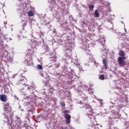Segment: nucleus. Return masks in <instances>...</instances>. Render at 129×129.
<instances>
[{"label":"nucleus","instance_id":"f257e3e1","mask_svg":"<svg viewBox=\"0 0 129 129\" xmlns=\"http://www.w3.org/2000/svg\"><path fill=\"white\" fill-rule=\"evenodd\" d=\"M126 58L125 56L119 57L118 58V62L119 65V67H124V66L126 65L125 61L123 60H125Z\"/></svg>","mask_w":129,"mask_h":129},{"label":"nucleus","instance_id":"f03ea898","mask_svg":"<svg viewBox=\"0 0 129 129\" xmlns=\"http://www.w3.org/2000/svg\"><path fill=\"white\" fill-rule=\"evenodd\" d=\"M86 112H87V115H88L89 118L91 119L92 115L93 114V109L91 107L88 109H86Z\"/></svg>","mask_w":129,"mask_h":129},{"label":"nucleus","instance_id":"7ed1b4c3","mask_svg":"<svg viewBox=\"0 0 129 129\" xmlns=\"http://www.w3.org/2000/svg\"><path fill=\"white\" fill-rule=\"evenodd\" d=\"M34 53L35 52L34 51V47H31L30 49H29L27 50V57H32Z\"/></svg>","mask_w":129,"mask_h":129},{"label":"nucleus","instance_id":"20e7f679","mask_svg":"<svg viewBox=\"0 0 129 129\" xmlns=\"http://www.w3.org/2000/svg\"><path fill=\"white\" fill-rule=\"evenodd\" d=\"M4 110L6 112L9 113L12 111V108L10 106V103H7L4 105Z\"/></svg>","mask_w":129,"mask_h":129},{"label":"nucleus","instance_id":"39448f33","mask_svg":"<svg viewBox=\"0 0 129 129\" xmlns=\"http://www.w3.org/2000/svg\"><path fill=\"white\" fill-rule=\"evenodd\" d=\"M32 59V58L31 57H27V59H26V62H27L28 66H33V65H34Z\"/></svg>","mask_w":129,"mask_h":129},{"label":"nucleus","instance_id":"423d86ee","mask_svg":"<svg viewBox=\"0 0 129 129\" xmlns=\"http://www.w3.org/2000/svg\"><path fill=\"white\" fill-rule=\"evenodd\" d=\"M0 100L2 101V102H7V100H8V96L6 95H0Z\"/></svg>","mask_w":129,"mask_h":129},{"label":"nucleus","instance_id":"0eeeda50","mask_svg":"<svg viewBox=\"0 0 129 129\" xmlns=\"http://www.w3.org/2000/svg\"><path fill=\"white\" fill-rule=\"evenodd\" d=\"M65 118L67 119V122H68V124H69L70 123V121H71V116L68 114H65L64 115Z\"/></svg>","mask_w":129,"mask_h":129},{"label":"nucleus","instance_id":"6e6552de","mask_svg":"<svg viewBox=\"0 0 129 129\" xmlns=\"http://www.w3.org/2000/svg\"><path fill=\"white\" fill-rule=\"evenodd\" d=\"M119 55L121 57H125V52H124V51L123 50H120L119 52Z\"/></svg>","mask_w":129,"mask_h":129},{"label":"nucleus","instance_id":"1a4fd4ad","mask_svg":"<svg viewBox=\"0 0 129 129\" xmlns=\"http://www.w3.org/2000/svg\"><path fill=\"white\" fill-rule=\"evenodd\" d=\"M95 16L96 18H99V13L98 12V10H96L95 11Z\"/></svg>","mask_w":129,"mask_h":129},{"label":"nucleus","instance_id":"9d476101","mask_svg":"<svg viewBox=\"0 0 129 129\" xmlns=\"http://www.w3.org/2000/svg\"><path fill=\"white\" fill-rule=\"evenodd\" d=\"M103 63L104 66H106V65H107V58H105L103 59Z\"/></svg>","mask_w":129,"mask_h":129},{"label":"nucleus","instance_id":"9b49d317","mask_svg":"<svg viewBox=\"0 0 129 129\" xmlns=\"http://www.w3.org/2000/svg\"><path fill=\"white\" fill-rule=\"evenodd\" d=\"M34 12H33V11H29L28 12V17H33V16H34Z\"/></svg>","mask_w":129,"mask_h":129},{"label":"nucleus","instance_id":"f8f14e48","mask_svg":"<svg viewBox=\"0 0 129 129\" xmlns=\"http://www.w3.org/2000/svg\"><path fill=\"white\" fill-rule=\"evenodd\" d=\"M89 9L90 11L93 10V9H94V5H89Z\"/></svg>","mask_w":129,"mask_h":129},{"label":"nucleus","instance_id":"ddd939ff","mask_svg":"<svg viewBox=\"0 0 129 129\" xmlns=\"http://www.w3.org/2000/svg\"><path fill=\"white\" fill-rule=\"evenodd\" d=\"M105 78V77L104 76V75H101L99 76V79L101 80H104Z\"/></svg>","mask_w":129,"mask_h":129},{"label":"nucleus","instance_id":"4468645a","mask_svg":"<svg viewBox=\"0 0 129 129\" xmlns=\"http://www.w3.org/2000/svg\"><path fill=\"white\" fill-rule=\"evenodd\" d=\"M90 107H91L90 106V105H89L88 104H86L85 105V108H86V109H88V108H90Z\"/></svg>","mask_w":129,"mask_h":129},{"label":"nucleus","instance_id":"2eb2a0df","mask_svg":"<svg viewBox=\"0 0 129 129\" xmlns=\"http://www.w3.org/2000/svg\"><path fill=\"white\" fill-rule=\"evenodd\" d=\"M22 23L23 24L24 27H26V26H27V24H28V22H27V21H23Z\"/></svg>","mask_w":129,"mask_h":129},{"label":"nucleus","instance_id":"dca6fc26","mask_svg":"<svg viewBox=\"0 0 129 129\" xmlns=\"http://www.w3.org/2000/svg\"><path fill=\"white\" fill-rule=\"evenodd\" d=\"M20 81H23V80H25V79H26V77H24V76H21L20 78Z\"/></svg>","mask_w":129,"mask_h":129},{"label":"nucleus","instance_id":"f3484780","mask_svg":"<svg viewBox=\"0 0 129 129\" xmlns=\"http://www.w3.org/2000/svg\"><path fill=\"white\" fill-rule=\"evenodd\" d=\"M38 69H39V70H41V69H42V67L40 64H39L38 66Z\"/></svg>","mask_w":129,"mask_h":129},{"label":"nucleus","instance_id":"a211bd4d","mask_svg":"<svg viewBox=\"0 0 129 129\" xmlns=\"http://www.w3.org/2000/svg\"><path fill=\"white\" fill-rule=\"evenodd\" d=\"M60 105H61V106H62V107L65 106V103H64V102L61 103Z\"/></svg>","mask_w":129,"mask_h":129},{"label":"nucleus","instance_id":"6ab92c4d","mask_svg":"<svg viewBox=\"0 0 129 129\" xmlns=\"http://www.w3.org/2000/svg\"><path fill=\"white\" fill-rule=\"evenodd\" d=\"M49 90L51 92H53V91H54V89L53 88H50Z\"/></svg>","mask_w":129,"mask_h":129},{"label":"nucleus","instance_id":"aec40b11","mask_svg":"<svg viewBox=\"0 0 129 129\" xmlns=\"http://www.w3.org/2000/svg\"><path fill=\"white\" fill-rule=\"evenodd\" d=\"M105 68L106 70L107 69V65H106V66H105Z\"/></svg>","mask_w":129,"mask_h":129},{"label":"nucleus","instance_id":"412c9836","mask_svg":"<svg viewBox=\"0 0 129 129\" xmlns=\"http://www.w3.org/2000/svg\"><path fill=\"white\" fill-rule=\"evenodd\" d=\"M64 113H66L67 112V111L64 110Z\"/></svg>","mask_w":129,"mask_h":129},{"label":"nucleus","instance_id":"4be33fe9","mask_svg":"<svg viewBox=\"0 0 129 129\" xmlns=\"http://www.w3.org/2000/svg\"><path fill=\"white\" fill-rule=\"evenodd\" d=\"M33 45H35V43H33Z\"/></svg>","mask_w":129,"mask_h":129}]
</instances>
